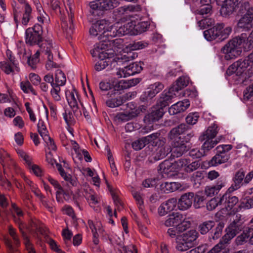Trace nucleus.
<instances>
[{
    "instance_id": "1",
    "label": "nucleus",
    "mask_w": 253,
    "mask_h": 253,
    "mask_svg": "<svg viewBox=\"0 0 253 253\" xmlns=\"http://www.w3.org/2000/svg\"><path fill=\"white\" fill-rule=\"evenodd\" d=\"M253 43V30L248 37L246 33H242L233 38L221 48V51L225 54V59L229 60L239 56L242 52V48L245 50L250 49Z\"/></svg>"
},
{
    "instance_id": "2",
    "label": "nucleus",
    "mask_w": 253,
    "mask_h": 253,
    "mask_svg": "<svg viewBox=\"0 0 253 253\" xmlns=\"http://www.w3.org/2000/svg\"><path fill=\"white\" fill-rule=\"evenodd\" d=\"M253 67V52L244 59H241L230 65L226 73L230 76L235 73L237 76H242L250 73Z\"/></svg>"
},
{
    "instance_id": "3",
    "label": "nucleus",
    "mask_w": 253,
    "mask_h": 253,
    "mask_svg": "<svg viewBox=\"0 0 253 253\" xmlns=\"http://www.w3.org/2000/svg\"><path fill=\"white\" fill-rule=\"evenodd\" d=\"M121 42L120 39H116L108 40L105 42H99L91 50L90 53L93 57H97L101 60L111 58L114 57L115 53L113 49L109 48V46H111L112 44L120 43Z\"/></svg>"
},
{
    "instance_id": "4",
    "label": "nucleus",
    "mask_w": 253,
    "mask_h": 253,
    "mask_svg": "<svg viewBox=\"0 0 253 253\" xmlns=\"http://www.w3.org/2000/svg\"><path fill=\"white\" fill-rule=\"evenodd\" d=\"M224 25L223 23H217L213 27L204 32V36L205 39L209 41L218 39L223 41L226 39L232 32L231 27H226L224 28Z\"/></svg>"
},
{
    "instance_id": "5",
    "label": "nucleus",
    "mask_w": 253,
    "mask_h": 253,
    "mask_svg": "<svg viewBox=\"0 0 253 253\" xmlns=\"http://www.w3.org/2000/svg\"><path fill=\"white\" fill-rule=\"evenodd\" d=\"M241 6L246 12L238 20L237 27L244 31H248L253 27V7H250L248 1L243 2Z\"/></svg>"
},
{
    "instance_id": "6",
    "label": "nucleus",
    "mask_w": 253,
    "mask_h": 253,
    "mask_svg": "<svg viewBox=\"0 0 253 253\" xmlns=\"http://www.w3.org/2000/svg\"><path fill=\"white\" fill-rule=\"evenodd\" d=\"M42 27L39 24L28 28L25 31L26 43L30 45L39 44L42 41Z\"/></svg>"
},
{
    "instance_id": "7",
    "label": "nucleus",
    "mask_w": 253,
    "mask_h": 253,
    "mask_svg": "<svg viewBox=\"0 0 253 253\" xmlns=\"http://www.w3.org/2000/svg\"><path fill=\"white\" fill-rule=\"evenodd\" d=\"M241 216L240 214H237L236 219H234L226 229V233L221 240L225 245L242 230L243 225L242 222L240 220Z\"/></svg>"
},
{
    "instance_id": "8",
    "label": "nucleus",
    "mask_w": 253,
    "mask_h": 253,
    "mask_svg": "<svg viewBox=\"0 0 253 253\" xmlns=\"http://www.w3.org/2000/svg\"><path fill=\"white\" fill-rule=\"evenodd\" d=\"M40 51L42 53L47 56V61L45 64V68L50 71L53 68H57L59 65L53 61V52H56V49L52 46L51 41H46L40 46Z\"/></svg>"
},
{
    "instance_id": "9",
    "label": "nucleus",
    "mask_w": 253,
    "mask_h": 253,
    "mask_svg": "<svg viewBox=\"0 0 253 253\" xmlns=\"http://www.w3.org/2000/svg\"><path fill=\"white\" fill-rule=\"evenodd\" d=\"M65 95L68 103L72 109L75 115L79 117L82 115V113L79 110V102H80L78 94L75 89L72 90H66Z\"/></svg>"
},
{
    "instance_id": "10",
    "label": "nucleus",
    "mask_w": 253,
    "mask_h": 253,
    "mask_svg": "<svg viewBox=\"0 0 253 253\" xmlns=\"http://www.w3.org/2000/svg\"><path fill=\"white\" fill-rule=\"evenodd\" d=\"M142 70V67L140 63L135 62L124 68L119 69L116 72V75L118 78H126L140 73Z\"/></svg>"
},
{
    "instance_id": "11",
    "label": "nucleus",
    "mask_w": 253,
    "mask_h": 253,
    "mask_svg": "<svg viewBox=\"0 0 253 253\" xmlns=\"http://www.w3.org/2000/svg\"><path fill=\"white\" fill-rule=\"evenodd\" d=\"M119 3L118 0H97L91 2L89 6L94 10H108L117 7Z\"/></svg>"
},
{
    "instance_id": "12",
    "label": "nucleus",
    "mask_w": 253,
    "mask_h": 253,
    "mask_svg": "<svg viewBox=\"0 0 253 253\" xmlns=\"http://www.w3.org/2000/svg\"><path fill=\"white\" fill-rule=\"evenodd\" d=\"M175 164L179 169H183L186 172L191 173L197 170L200 167L198 161L191 162L186 159H180L175 161Z\"/></svg>"
},
{
    "instance_id": "13",
    "label": "nucleus",
    "mask_w": 253,
    "mask_h": 253,
    "mask_svg": "<svg viewBox=\"0 0 253 253\" xmlns=\"http://www.w3.org/2000/svg\"><path fill=\"white\" fill-rule=\"evenodd\" d=\"M228 191L219 199V206L222 209L231 210L238 202V198L232 196Z\"/></svg>"
},
{
    "instance_id": "14",
    "label": "nucleus",
    "mask_w": 253,
    "mask_h": 253,
    "mask_svg": "<svg viewBox=\"0 0 253 253\" xmlns=\"http://www.w3.org/2000/svg\"><path fill=\"white\" fill-rule=\"evenodd\" d=\"M148 45V43L144 41L133 42L128 44L125 49V51L127 52V59L133 60L137 56V54L135 52H131V50L141 49L146 47Z\"/></svg>"
},
{
    "instance_id": "15",
    "label": "nucleus",
    "mask_w": 253,
    "mask_h": 253,
    "mask_svg": "<svg viewBox=\"0 0 253 253\" xmlns=\"http://www.w3.org/2000/svg\"><path fill=\"white\" fill-rule=\"evenodd\" d=\"M177 93L176 89L172 86L168 90H165L161 94L159 100L160 106L165 107L169 105V103L171 102V99L176 96Z\"/></svg>"
},
{
    "instance_id": "16",
    "label": "nucleus",
    "mask_w": 253,
    "mask_h": 253,
    "mask_svg": "<svg viewBox=\"0 0 253 253\" xmlns=\"http://www.w3.org/2000/svg\"><path fill=\"white\" fill-rule=\"evenodd\" d=\"M189 128V126L184 124H181L172 128L169 133L170 139L175 141H184L183 135Z\"/></svg>"
},
{
    "instance_id": "17",
    "label": "nucleus",
    "mask_w": 253,
    "mask_h": 253,
    "mask_svg": "<svg viewBox=\"0 0 253 253\" xmlns=\"http://www.w3.org/2000/svg\"><path fill=\"white\" fill-rule=\"evenodd\" d=\"M164 114L163 107L162 106H160L159 108H153L151 112L145 116L144 121L145 123L151 124L158 121L163 117Z\"/></svg>"
},
{
    "instance_id": "18",
    "label": "nucleus",
    "mask_w": 253,
    "mask_h": 253,
    "mask_svg": "<svg viewBox=\"0 0 253 253\" xmlns=\"http://www.w3.org/2000/svg\"><path fill=\"white\" fill-rule=\"evenodd\" d=\"M172 148H170L171 155L173 157H179L188 150V147L185 141L172 140Z\"/></svg>"
},
{
    "instance_id": "19",
    "label": "nucleus",
    "mask_w": 253,
    "mask_h": 253,
    "mask_svg": "<svg viewBox=\"0 0 253 253\" xmlns=\"http://www.w3.org/2000/svg\"><path fill=\"white\" fill-rule=\"evenodd\" d=\"M132 25V23L128 22L119 27L112 26V33L109 34L110 38L122 36L129 34L133 29Z\"/></svg>"
},
{
    "instance_id": "20",
    "label": "nucleus",
    "mask_w": 253,
    "mask_h": 253,
    "mask_svg": "<svg viewBox=\"0 0 253 253\" xmlns=\"http://www.w3.org/2000/svg\"><path fill=\"white\" fill-rule=\"evenodd\" d=\"M67 12L69 19V24L65 21L62 22L61 26L64 30H65L67 34L70 35L73 33L74 25L73 24L74 13L71 4H68V8L66 7Z\"/></svg>"
},
{
    "instance_id": "21",
    "label": "nucleus",
    "mask_w": 253,
    "mask_h": 253,
    "mask_svg": "<svg viewBox=\"0 0 253 253\" xmlns=\"http://www.w3.org/2000/svg\"><path fill=\"white\" fill-rule=\"evenodd\" d=\"M236 0H227L218 4L221 6L220 10L221 14L223 16L227 17L232 14L238 4Z\"/></svg>"
},
{
    "instance_id": "22",
    "label": "nucleus",
    "mask_w": 253,
    "mask_h": 253,
    "mask_svg": "<svg viewBox=\"0 0 253 253\" xmlns=\"http://www.w3.org/2000/svg\"><path fill=\"white\" fill-rule=\"evenodd\" d=\"M95 23L98 26L99 25V31H100L104 39L106 38L107 41L108 40H111L109 34L112 33V25L105 19L98 20Z\"/></svg>"
},
{
    "instance_id": "23",
    "label": "nucleus",
    "mask_w": 253,
    "mask_h": 253,
    "mask_svg": "<svg viewBox=\"0 0 253 253\" xmlns=\"http://www.w3.org/2000/svg\"><path fill=\"white\" fill-rule=\"evenodd\" d=\"M194 193L192 192L186 193L182 195L177 202V206L180 210L184 211L191 207Z\"/></svg>"
},
{
    "instance_id": "24",
    "label": "nucleus",
    "mask_w": 253,
    "mask_h": 253,
    "mask_svg": "<svg viewBox=\"0 0 253 253\" xmlns=\"http://www.w3.org/2000/svg\"><path fill=\"white\" fill-rule=\"evenodd\" d=\"M146 144H151L153 146L157 147L165 144L166 139L160 136L158 132L154 133L144 137Z\"/></svg>"
},
{
    "instance_id": "25",
    "label": "nucleus",
    "mask_w": 253,
    "mask_h": 253,
    "mask_svg": "<svg viewBox=\"0 0 253 253\" xmlns=\"http://www.w3.org/2000/svg\"><path fill=\"white\" fill-rule=\"evenodd\" d=\"M190 106L188 99H184L172 105L169 109L170 115H174L185 111Z\"/></svg>"
},
{
    "instance_id": "26",
    "label": "nucleus",
    "mask_w": 253,
    "mask_h": 253,
    "mask_svg": "<svg viewBox=\"0 0 253 253\" xmlns=\"http://www.w3.org/2000/svg\"><path fill=\"white\" fill-rule=\"evenodd\" d=\"M183 220V215L179 212H173L167 217L165 221L166 226H175Z\"/></svg>"
},
{
    "instance_id": "27",
    "label": "nucleus",
    "mask_w": 253,
    "mask_h": 253,
    "mask_svg": "<svg viewBox=\"0 0 253 253\" xmlns=\"http://www.w3.org/2000/svg\"><path fill=\"white\" fill-rule=\"evenodd\" d=\"M244 178L245 173L243 170H240L237 172L234 178V183L228 188V191L232 192L239 189L241 186Z\"/></svg>"
},
{
    "instance_id": "28",
    "label": "nucleus",
    "mask_w": 253,
    "mask_h": 253,
    "mask_svg": "<svg viewBox=\"0 0 253 253\" xmlns=\"http://www.w3.org/2000/svg\"><path fill=\"white\" fill-rule=\"evenodd\" d=\"M176 166L175 163L172 164L169 161L166 160L162 163L159 166L158 171L161 177L167 176L169 172L172 171L173 168Z\"/></svg>"
},
{
    "instance_id": "29",
    "label": "nucleus",
    "mask_w": 253,
    "mask_h": 253,
    "mask_svg": "<svg viewBox=\"0 0 253 253\" xmlns=\"http://www.w3.org/2000/svg\"><path fill=\"white\" fill-rule=\"evenodd\" d=\"M218 131V127L215 124H212L200 137L199 139L202 141L205 140L206 139H212L216 135Z\"/></svg>"
},
{
    "instance_id": "30",
    "label": "nucleus",
    "mask_w": 253,
    "mask_h": 253,
    "mask_svg": "<svg viewBox=\"0 0 253 253\" xmlns=\"http://www.w3.org/2000/svg\"><path fill=\"white\" fill-rule=\"evenodd\" d=\"M0 68L6 74L18 73L20 70L17 63L11 62H0Z\"/></svg>"
},
{
    "instance_id": "31",
    "label": "nucleus",
    "mask_w": 253,
    "mask_h": 253,
    "mask_svg": "<svg viewBox=\"0 0 253 253\" xmlns=\"http://www.w3.org/2000/svg\"><path fill=\"white\" fill-rule=\"evenodd\" d=\"M229 159V156L227 154L217 153L210 161L209 164L211 166H216L226 162Z\"/></svg>"
},
{
    "instance_id": "32",
    "label": "nucleus",
    "mask_w": 253,
    "mask_h": 253,
    "mask_svg": "<svg viewBox=\"0 0 253 253\" xmlns=\"http://www.w3.org/2000/svg\"><path fill=\"white\" fill-rule=\"evenodd\" d=\"M170 152V148L169 146H158L156 149L155 155L154 157L155 160L158 161L166 157Z\"/></svg>"
},
{
    "instance_id": "33",
    "label": "nucleus",
    "mask_w": 253,
    "mask_h": 253,
    "mask_svg": "<svg viewBox=\"0 0 253 253\" xmlns=\"http://www.w3.org/2000/svg\"><path fill=\"white\" fill-rule=\"evenodd\" d=\"M24 10L21 19V23L24 26H27L30 20L33 18L32 15V9L30 4L24 3Z\"/></svg>"
},
{
    "instance_id": "34",
    "label": "nucleus",
    "mask_w": 253,
    "mask_h": 253,
    "mask_svg": "<svg viewBox=\"0 0 253 253\" xmlns=\"http://www.w3.org/2000/svg\"><path fill=\"white\" fill-rule=\"evenodd\" d=\"M198 233L195 230H190L184 233L181 237L184 238V240L189 243L192 247L194 245V242L198 237Z\"/></svg>"
},
{
    "instance_id": "35",
    "label": "nucleus",
    "mask_w": 253,
    "mask_h": 253,
    "mask_svg": "<svg viewBox=\"0 0 253 253\" xmlns=\"http://www.w3.org/2000/svg\"><path fill=\"white\" fill-rule=\"evenodd\" d=\"M133 196L134 198L135 199L137 204L138 205V209L139 211H140L142 215L145 219H147L148 217V215L147 213V212L146 211H145L143 209V201L142 198L140 194L137 192H135L132 193Z\"/></svg>"
},
{
    "instance_id": "36",
    "label": "nucleus",
    "mask_w": 253,
    "mask_h": 253,
    "mask_svg": "<svg viewBox=\"0 0 253 253\" xmlns=\"http://www.w3.org/2000/svg\"><path fill=\"white\" fill-rule=\"evenodd\" d=\"M179 187V184L174 182H165L161 185V189L165 193H170L176 190Z\"/></svg>"
},
{
    "instance_id": "37",
    "label": "nucleus",
    "mask_w": 253,
    "mask_h": 253,
    "mask_svg": "<svg viewBox=\"0 0 253 253\" xmlns=\"http://www.w3.org/2000/svg\"><path fill=\"white\" fill-rule=\"evenodd\" d=\"M55 84L58 86H63L66 82L64 73L60 70L57 69L55 73Z\"/></svg>"
},
{
    "instance_id": "38",
    "label": "nucleus",
    "mask_w": 253,
    "mask_h": 253,
    "mask_svg": "<svg viewBox=\"0 0 253 253\" xmlns=\"http://www.w3.org/2000/svg\"><path fill=\"white\" fill-rule=\"evenodd\" d=\"M189 78L186 76H183L179 78L176 83L172 85L176 89V91H178L187 86L189 83Z\"/></svg>"
},
{
    "instance_id": "39",
    "label": "nucleus",
    "mask_w": 253,
    "mask_h": 253,
    "mask_svg": "<svg viewBox=\"0 0 253 253\" xmlns=\"http://www.w3.org/2000/svg\"><path fill=\"white\" fill-rule=\"evenodd\" d=\"M139 114V111L137 109L132 111L128 113H120L117 115V117L119 120L122 121H127L132 118L137 116Z\"/></svg>"
},
{
    "instance_id": "40",
    "label": "nucleus",
    "mask_w": 253,
    "mask_h": 253,
    "mask_svg": "<svg viewBox=\"0 0 253 253\" xmlns=\"http://www.w3.org/2000/svg\"><path fill=\"white\" fill-rule=\"evenodd\" d=\"M98 28L99 25L98 26V25H96L95 23H94L91 26V27L90 28V34L93 36H98V39L101 41L100 42H105L107 41L106 39H104L103 35L101 33L100 31H99Z\"/></svg>"
},
{
    "instance_id": "41",
    "label": "nucleus",
    "mask_w": 253,
    "mask_h": 253,
    "mask_svg": "<svg viewBox=\"0 0 253 253\" xmlns=\"http://www.w3.org/2000/svg\"><path fill=\"white\" fill-rule=\"evenodd\" d=\"M125 103L122 96L117 97L115 98H111L106 101V105L110 108L118 107Z\"/></svg>"
},
{
    "instance_id": "42",
    "label": "nucleus",
    "mask_w": 253,
    "mask_h": 253,
    "mask_svg": "<svg viewBox=\"0 0 253 253\" xmlns=\"http://www.w3.org/2000/svg\"><path fill=\"white\" fill-rule=\"evenodd\" d=\"M176 249L179 251L184 252L188 250L189 249L192 247L191 245L188 243L186 241L184 240L181 236L176 240Z\"/></svg>"
},
{
    "instance_id": "43",
    "label": "nucleus",
    "mask_w": 253,
    "mask_h": 253,
    "mask_svg": "<svg viewBox=\"0 0 253 253\" xmlns=\"http://www.w3.org/2000/svg\"><path fill=\"white\" fill-rule=\"evenodd\" d=\"M20 87L25 93H32L33 94H36L34 89L28 81L21 82L20 84Z\"/></svg>"
},
{
    "instance_id": "44",
    "label": "nucleus",
    "mask_w": 253,
    "mask_h": 253,
    "mask_svg": "<svg viewBox=\"0 0 253 253\" xmlns=\"http://www.w3.org/2000/svg\"><path fill=\"white\" fill-rule=\"evenodd\" d=\"M214 225V222L212 221L204 222L199 225V231L202 234H205L207 233Z\"/></svg>"
},
{
    "instance_id": "45",
    "label": "nucleus",
    "mask_w": 253,
    "mask_h": 253,
    "mask_svg": "<svg viewBox=\"0 0 253 253\" xmlns=\"http://www.w3.org/2000/svg\"><path fill=\"white\" fill-rule=\"evenodd\" d=\"M206 140L202 147L205 154L207 152L213 148L219 142V140H217L216 139L212 140V139H206Z\"/></svg>"
},
{
    "instance_id": "46",
    "label": "nucleus",
    "mask_w": 253,
    "mask_h": 253,
    "mask_svg": "<svg viewBox=\"0 0 253 253\" xmlns=\"http://www.w3.org/2000/svg\"><path fill=\"white\" fill-rule=\"evenodd\" d=\"M181 233L177 225L169 228L167 231L169 236L171 238H175L176 240L180 237V234Z\"/></svg>"
},
{
    "instance_id": "47",
    "label": "nucleus",
    "mask_w": 253,
    "mask_h": 253,
    "mask_svg": "<svg viewBox=\"0 0 253 253\" xmlns=\"http://www.w3.org/2000/svg\"><path fill=\"white\" fill-rule=\"evenodd\" d=\"M0 160L3 167L8 166L11 162V159L9 155L3 150L0 151Z\"/></svg>"
},
{
    "instance_id": "48",
    "label": "nucleus",
    "mask_w": 253,
    "mask_h": 253,
    "mask_svg": "<svg viewBox=\"0 0 253 253\" xmlns=\"http://www.w3.org/2000/svg\"><path fill=\"white\" fill-rule=\"evenodd\" d=\"M214 23V20L211 18L202 19L198 22L199 27L201 29H205L207 27L213 25Z\"/></svg>"
},
{
    "instance_id": "49",
    "label": "nucleus",
    "mask_w": 253,
    "mask_h": 253,
    "mask_svg": "<svg viewBox=\"0 0 253 253\" xmlns=\"http://www.w3.org/2000/svg\"><path fill=\"white\" fill-rule=\"evenodd\" d=\"M37 126L38 132L42 137L48 134L45 123L42 120H39Z\"/></svg>"
},
{
    "instance_id": "50",
    "label": "nucleus",
    "mask_w": 253,
    "mask_h": 253,
    "mask_svg": "<svg viewBox=\"0 0 253 253\" xmlns=\"http://www.w3.org/2000/svg\"><path fill=\"white\" fill-rule=\"evenodd\" d=\"M60 87L56 85H54V86L52 87V88L50 90V94L53 98V99L55 101H59L61 100V96H60Z\"/></svg>"
},
{
    "instance_id": "51",
    "label": "nucleus",
    "mask_w": 253,
    "mask_h": 253,
    "mask_svg": "<svg viewBox=\"0 0 253 253\" xmlns=\"http://www.w3.org/2000/svg\"><path fill=\"white\" fill-rule=\"evenodd\" d=\"M205 198L204 196L197 194L194 200V206L196 209H199L204 206Z\"/></svg>"
},
{
    "instance_id": "52",
    "label": "nucleus",
    "mask_w": 253,
    "mask_h": 253,
    "mask_svg": "<svg viewBox=\"0 0 253 253\" xmlns=\"http://www.w3.org/2000/svg\"><path fill=\"white\" fill-rule=\"evenodd\" d=\"M199 118V114L197 112L190 113L186 118V123L189 125H195Z\"/></svg>"
},
{
    "instance_id": "53",
    "label": "nucleus",
    "mask_w": 253,
    "mask_h": 253,
    "mask_svg": "<svg viewBox=\"0 0 253 253\" xmlns=\"http://www.w3.org/2000/svg\"><path fill=\"white\" fill-rule=\"evenodd\" d=\"M89 192H88L87 189L85 191V194L84 196L85 198L89 201L90 204L95 205L97 204L98 200L96 196L93 194V191H91L90 190H89Z\"/></svg>"
},
{
    "instance_id": "54",
    "label": "nucleus",
    "mask_w": 253,
    "mask_h": 253,
    "mask_svg": "<svg viewBox=\"0 0 253 253\" xmlns=\"http://www.w3.org/2000/svg\"><path fill=\"white\" fill-rule=\"evenodd\" d=\"M144 137L134 141L132 143V147L135 150H139L142 149L146 145Z\"/></svg>"
},
{
    "instance_id": "55",
    "label": "nucleus",
    "mask_w": 253,
    "mask_h": 253,
    "mask_svg": "<svg viewBox=\"0 0 253 253\" xmlns=\"http://www.w3.org/2000/svg\"><path fill=\"white\" fill-rule=\"evenodd\" d=\"M44 141L46 144L47 147H48L49 150L55 151L56 149V146L51 139V138L49 136V134L45 135V136H43L42 137Z\"/></svg>"
},
{
    "instance_id": "56",
    "label": "nucleus",
    "mask_w": 253,
    "mask_h": 253,
    "mask_svg": "<svg viewBox=\"0 0 253 253\" xmlns=\"http://www.w3.org/2000/svg\"><path fill=\"white\" fill-rule=\"evenodd\" d=\"M189 155L190 156L193 157V158H200L205 155V154L202 148L201 150H200L198 148H195L190 150Z\"/></svg>"
},
{
    "instance_id": "57",
    "label": "nucleus",
    "mask_w": 253,
    "mask_h": 253,
    "mask_svg": "<svg viewBox=\"0 0 253 253\" xmlns=\"http://www.w3.org/2000/svg\"><path fill=\"white\" fill-rule=\"evenodd\" d=\"M163 204L167 208V210L170 211L174 209L177 204V202L176 198H173L168 200Z\"/></svg>"
},
{
    "instance_id": "58",
    "label": "nucleus",
    "mask_w": 253,
    "mask_h": 253,
    "mask_svg": "<svg viewBox=\"0 0 253 253\" xmlns=\"http://www.w3.org/2000/svg\"><path fill=\"white\" fill-rule=\"evenodd\" d=\"M22 234L24 239V243L28 253H36V251L33 247V246L30 243L28 237L23 233H22Z\"/></svg>"
},
{
    "instance_id": "59",
    "label": "nucleus",
    "mask_w": 253,
    "mask_h": 253,
    "mask_svg": "<svg viewBox=\"0 0 253 253\" xmlns=\"http://www.w3.org/2000/svg\"><path fill=\"white\" fill-rule=\"evenodd\" d=\"M191 224V222L188 220H186L183 216V220L177 226L181 233H182L189 228L190 227Z\"/></svg>"
},
{
    "instance_id": "60",
    "label": "nucleus",
    "mask_w": 253,
    "mask_h": 253,
    "mask_svg": "<svg viewBox=\"0 0 253 253\" xmlns=\"http://www.w3.org/2000/svg\"><path fill=\"white\" fill-rule=\"evenodd\" d=\"M224 227V224L223 222H220L218 224L215 229L214 235L212 236L213 239H217L220 237Z\"/></svg>"
},
{
    "instance_id": "61",
    "label": "nucleus",
    "mask_w": 253,
    "mask_h": 253,
    "mask_svg": "<svg viewBox=\"0 0 253 253\" xmlns=\"http://www.w3.org/2000/svg\"><path fill=\"white\" fill-rule=\"evenodd\" d=\"M218 206H219V200L215 198L211 199L207 203V208L209 211L214 210Z\"/></svg>"
},
{
    "instance_id": "62",
    "label": "nucleus",
    "mask_w": 253,
    "mask_h": 253,
    "mask_svg": "<svg viewBox=\"0 0 253 253\" xmlns=\"http://www.w3.org/2000/svg\"><path fill=\"white\" fill-rule=\"evenodd\" d=\"M70 146L72 147V149L75 152L77 157L79 158V159H81L82 158V152L83 150L80 149L79 144L77 143L76 141L73 140L70 141Z\"/></svg>"
},
{
    "instance_id": "63",
    "label": "nucleus",
    "mask_w": 253,
    "mask_h": 253,
    "mask_svg": "<svg viewBox=\"0 0 253 253\" xmlns=\"http://www.w3.org/2000/svg\"><path fill=\"white\" fill-rule=\"evenodd\" d=\"M164 87V85L160 82H156L149 86V89H151L155 92L156 95L160 92Z\"/></svg>"
},
{
    "instance_id": "64",
    "label": "nucleus",
    "mask_w": 253,
    "mask_h": 253,
    "mask_svg": "<svg viewBox=\"0 0 253 253\" xmlns=\"http://www.w3.org/2000/svg\"><path fill=\"white\" fill-rule=\"evenodd\" d=\"M244 99L249 100L253 97V83L244 91Z\"/></svg>"
}]
</instances>
